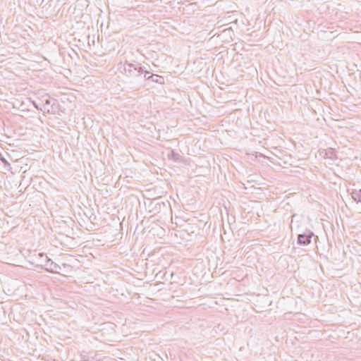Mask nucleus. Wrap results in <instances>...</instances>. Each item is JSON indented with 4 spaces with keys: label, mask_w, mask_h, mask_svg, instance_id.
Wrapping results in <instances>:
<instances>
[{
    "label": "nucleus",
    "mask_w": 361,
    "mask_h": 361,
    "mask_svg": "<svg viewBox=\"0 0 361 361\" xmlns=\"http://www.w3.org/2000/svg\"><path fill=\"white\" fill-rule=\"evenodd\" d=\"M119 70L121 73L126 77L132 79H140L142 75L146 77V75L150 73V71L146 69L140 63H128L127 61L124 63L119 64Z\"/></svg>",
    "instance_id": "f257e3e1"
},
{
    "label": "nucleus",
    "mask_w": 361,
    "mask_h": 361,
    "mask_svg": "<svg viewBox=\"0 0 361 361\" xmlns=\"http://www.w3.org/2000/svg\"><path fill=\"white\" fill-rule=\"evenodd\" d=\"M149 212L154 214L166 212L171 210V205L169 201H161L159 198L151 200L148 204Z\"/></svg>",
    "instance_id": "f03ea898"
},
{
    "label": "nucleus",
    "mask_w": 361,
    "mask_h": 361,
    "mask_svg": "<svg viewBox=\"0 0 361 361\" xmlns=\"http://www.w3.org/2000/svg\"><path fill=\"white\" fill-rule=\"evenodd\" d=\"M41 102L40 110L44 113L55 114L59 109V104L56 99L45 97L39 99Z\"/></svg>",
    "instance_id": "7ed1b4c3"
},
{
    "label": "nucleus",
    "mask_w": 361,
    "mask_h": 361,
    "mask_svg": "<svg viewBox=\"0 0 361 361\" xmlns=\"http://www.w3.org/2000/svg\"><path fill=\"white\" fill-rule=\"evenodd\" d=\"M39 257L44 258L45 260V264H38L37 267H40L42 269H44L45 271L50 273H59L61 269L60 266L54 262L51 259H49L45 254L40 252L38 254Z\"/></svg>",
    "instance_id": "20e7f679"
},
{
    "label": "nucleus",
    "mask_w": 361,
    "mask_h": 361,
    "mask_svg": "<svg viewBox=\"0 0 361 361\" xmlns=\"http://www.w3.org/2000/svg\"><path fill=\"white\" fill-rule=\"evenodd\" d=\"M313 235V232L310 230H306L305 233L298 235L297 243L300 245H307L311 243V239Z\"/></svg>",
    "instance_id": "39448f33"
},
{
    "label": "nucleus",
    "mask_w": 361,
    "mask_h": 361,
    "mask_svg": "<svg viewBox=\"0 0 361 361\" xmlns=\"http://www.w3.org/2000/svg\"><path fill=\"white\" fill-rule=\"evenodd\" d=\"M146 80H150L154 82L162 84L164 83V78L159 76L158 75L149 73V75H146V77H144Z\"/></svg>",
    "instance_id": "423d86ee"
},
{
    "label": "nucleus",
    "mask_w": 361,
    "mask_h": 361,
    "mask_svg": "<svg viewBox=\"0 0 361 361\" xmlns=\"http://www.w3.org/2000/svg\"><path fill=\"white\" fill-rule=\"evenodd\" d=\"M351 197L353 200L357 202H361V189L359 190H354L351 192Z\"/></svg>",
    "instance_id": "0eeeda50"
},
{
    "label": "nucleus",
    "mask_w": 361,
    "mask_h": 361,
    "mask_svg": "<svg viewBox=\"0 0 361 361\" xmlns=\"http://www.w3.org/2000/svg\"><path fill=\"white\" fill-rule=\"evenodd\" d=\"M0 161L4 164V169L7 171L11 169L10 163L6 159V158L0 153Z\"/></svg>",
    "instance_id": "6e6552de"
},
{
    "label": "nucleus",
    "mask_w": 361,
    "mask_h": 361,
    "mask_svg": "<svg viewBox=\"0 0 361 361\" xmlns=\"http://www.w3.org/2000/svg\"><path fill=\"white\" fill-rule=\"evenodd\" d=\"M27 106H29L28 103L23 102H21V104H20V106L18 108L19 111L23 113L29 112L30 110L27 108Z\"/></svg>",
    "instance_id": "1a4fd4ad"
},
{
    "label": "nucleus",
    "mask_w": 361,
    "mask_h": 361,
    "mask_svg": "<svg viewBox=\"0 0 361 361\" xmlns=\"http://www.w3.org/2000/svg\"><path fill=\"white\" fill-rule=\"evenodd\" d=\"M27 102L29 104H32L35 108H36L37 110H40L41 108V102L39 101V102H37L35 101H32L30 99H27Z\"/></svg>",
    "instance_id": "9d476101"
},
{
    "label": "nucleus",
    "mask_w": 361,
    "mask_h": 361,
    "mask_svg": "<svg viewBox=\"0 0 361 361\" xmlns=\"http://www.w3.org/2000/svg\"><path fill=\"white\" fill-rule=\"evenodd\" d=\"M333 154L334 152L332 149H329L328 152H326V155L329 158H332Z\"/></svg>",
    "instance_id": "9b49d317"
},
{
    "label": "nucleus",
    "mask_w": 361,
    "mask_h": 361,
    "mask_svg": "<svg viewBox=\"0 0 361 361\" xmlns=\"http://www.w3.org/2000/svg\"><path fill=\"white\" fill-rule=\"evenodd\" d=\"M40 257V259H41V264H45V260H44V258H42L41 257Z\"/></svg>",
    "instance_id": "f8f14e48"
}]
</instances>
